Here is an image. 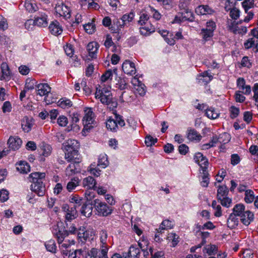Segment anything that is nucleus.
<instances>
[{
  "mask_svg": "<svg viewBox=\"0 0 258 258\" xmlns=\"http://www.w3.org/2000/svg\"><path fill=\"white\" fill-rule=\"evenodd\" d=\"M52 233L57 240L58 244L61 243L64 238L69 235V232L64 227H60L58 224L54 225Z\"/></svg>",
  "mask_w": 258,
  "mask_h": 258,
  "instance_id": "9b49d317",
  "label": "nucleus"
},
{
  "mask_svg": "<svg viewBox=\"0 0 258 258\" xmlns=\"http://www.w3.org/2000/svg\"><path fill=\"white\" fill-rule=\"evenodd\" d=\"M65 158L68 162L79 160L78 149L79 143L76 140L69 139L63 144Z\"/></svg>",
  "mask_w": 258,
  "mask_h": 258,
  "instance_id": "f257e3e1",
  "label": "nucleus"
},
{
  "mask_svg": "<svg viewBox=\"0 0 258 258\" xmlns=\"http://www.w3.org/2000/svg\"><path fill=\"white\" fill-rule=\"evenodd\" d=\"M228 192V188L226 185L219 186L217 190V199H221L222 198L227 197Z\"/></svg>",
  "mask_w": 258,
  "mask_h": 258,
  "instance_id": "e433bc0d",
  "label": "nucleus"
},
{
  "mask_svg": "<svg viewBox=\"0 0 258 258\" xmlns=\"http://www.w3.org/2000/svg\"><path fill=\"white\" fill-rule=\"evenodd\" d=\"M242 6L243 8L245 13H247V11L251 8L254 7V0H244L242 3Z\"/></svg>",
  "mask_w": 258,
  "mask_h": 258,
  "instance_id": "79ce46f5",
  "label": "nucleus"
},
{
  "mask_svg": "<svg viewBox=\"0 0 258 258\" xmlns=\"http://www.w3.org/2000/svg\"><path fill=\"white\" fill-rule=\"evenodd\" d=\"M71 162L66 169V175L68 176H72L80 171L79 160H73Z\"/></svg>",
  "mask_w": 258,
  "mask_h": 258,
  "instance_id": "2eb2a0df",
  "label": "nucleus"
},
{
  "mask_svg": "<svg viewBox=\"0 0 258 258\" xmlns=\"http://www.w3.org/2000/svg\"><path fill=\"white\" fill-rule=\"evenodd\" d=\"M62 209L66 212L65 219L66 221H71L77 217V205H73V207H70L67 204H64Z\"/></svg>",
  "mask_w": 258,
  "mask_h": 258,
  "instance_id": "f8f14e48",
  "label": "nucleus"
},
{
  "mask_svg": "<svg viewBox=\"0 0 258 258\" xmlns=\"http://www.w3.org/2000/svg\"><path fill=\"white\" fill-rule=\"evenodd\" d=\"M203 176H202V180L201 181V185L203 187H207L208 186L209 181V174L207 169L204 168V170H203Z\"/></svg>",
  "mask_w": 258,
  "mask_h": 258,
  "instance_id": "a18cd8bd",
  "label": "nucleus"
},
{
  "mask_svg": "<svg viewBox=\"0 0 258 258\" xmlns=\"http://www.w3.org/2000/svg\"><path fill=\"white\" fill-rule=\"evenodd\" d=\"M80 181L78 178H74L70 181L67 185V190L71 192L74 190L76 187L79 185Z\"/></svg>",
  "mask_w": 258,
  "mask_h": 258,
  "instance_id": "4c0bfd02",
  "label": "nucleus"
},
{
  "mask_svg": "<svg viewBox=\"0 0 258 258\" xmlns=\"http://www.w3.org/2000/svg\"><path fill=\"white\" fill-rule=\"evenodd\" d=\"M140 249L134 246H130L127 252H123L124 258H139Z\"/></svg>",
  "mask_w": 258,
  "mask_h": 258,
  "instance_id": "aec40b11",
  "label": "nucleus"
},
{
  "mask_svg": "<svg viewBox=\"0 0 258 258\" xmlns=\"http://www.w3.org/2000/svg\"><path fill=\"white\" fill-rule=\"evenodd\" d=\"M244 46L246 49L252 48L255 52H258V39L254 38H249L244 42Z\"/></svg>",
  "mask_w": 258,
  "mask_h": 258,
  "instance_id": "cd10ccee",
  "label": "nucleus"
},
{
  "mask_svg": "<svg viewBox=\"0 0 258 258\" xmlns=\"http://www.w3.org/2000/svg\"><path fill=\"white\" fill-rule=\"evenodd\" d=\"M96 184V181L92 176H88L83 180V186L88 189L94 188Z\"/></svg>",
  "mask_w": 258,
  "mask_h": 258,
  "instance_id": "473e14b6",
  "label": "nucleus"
},
{
  "mask_svg": "<svg viewBox=\"0 0 258 258\" xmlns=\"http://www.w3.org/2000/svg\"><path fill=\"white\" fill-rule=\"evenodd\" d=\"M252 118V114L250 111H245L243 113V120L247 123H249Z\"/></svg>",
  "mask_w": 258,
  "mask_h": 258,
  "instance_id": "69168bd1",
  "label": "nucleus"
},
{
  "mask_svg": "<svg viewBox=\"0 0 258 258\" xmlns=\"http://www.w3.org/2000/svg\"><path fill=\"white\" fill-rule=\"evenodd\" d=\"M38 152L37 155L36 154L34 160H38L40 162H44L45 158L49 156L51 152V146L44 142L41 143L39 146L37 150Z\"/></svg>",
  "mask_w": 258,
  "mask_h": 258,
  "instance_id": "6e6552de",
  "label": "nucleus"
},
{
  "mask_svg": "<svg viewBox=\"0 0 258 258\" xmlns=\"http://www.w3.org/2000/svg\"><path fill=\"white\" fill-rule=\"evenodd\" d=\"M32 119H29L28 116H25L22 120L21 126L23 130L28 133L31 130Z\"/></svg>",
  "mask_w": 258,
  "mask_h": 258,
  "instance_id": "f704fd0d",
  "label": "nucleus"
},
{
  "mask_svg": "<svg viewBox=\"0 0 258 258\" xmlns=\"http://www.w3.org/2000/svg\"><path fill=\"white\" fill-rule=\"evenodd\" d=\"M245 207L243 204L236 205L233 209V214L240 217V221L245 225L248 226L253 221L254 215L249 210L244 211Z\"/></svg>",
  "mask_w": 258,
  "mask_h": 258,
  "instance_id": "7ed1b4c3",
  "label": "nucleus"
},
{
  "mask_svg": "<svg viewBox=\"0 0 258 258\" xmlns=\"http://www.w3.org/2000/svg\"><path fill=\"white\" fill-rule=\"evenodd\" d=\"M123 72L127 75L133 76L136 73L135 64L129 60H126L122 65Z\"/></svg>",
  "mask_w": 258,
  "mask_h": 258,
  "instance_id": "dca6fc26",
  "label": "nucleus"
},
{
  "mask_svg": "<svg viewBox=\"0 0 258 258\" xmlns=\"http://www.w3.org/2000/svg\"><path fill=\"white\" fill-rule=\"evenodd\" d=\"M239 13L240 11L238 9L234 8L230 11V16L233 19L236 20L239 17Z\"/></svg>",
  "mask_w": 258,
  "mask_h": 258,
  "instance_id": "e2e57ef3",
  "label": "nucleus"
},
{
  "mask_svg": "<svg viewBox=\"0 0 258 258\" xmlns=\"http://www.w3.org/2000/svg\"><path fill=\"white\" fill-rule=\"evenodd\" d=\"M72 101L66 98H61L58 101V105L62 108H68L72 106Z\"/></svg>",
  "mask_w": 258,
  "mask_h": 258,
  "instance_id": "58836bf2",
  "label": "nucleus"
},
{
  "mask_svg": "<svg viewBox=\"0 0 258 258\" xmlns=\"http://www.w3.org/2000/svg\"><path fill=\"white\" fill-rule=\"evenodd\" d=\"M149 17L147 14L142 13L140 15V20L138 21L139 24L142 26H143V25H146L147 24V22H149Z\"/></svg>",
  "mask_w": 258,
  "mask_h": 258,
  "instance_id": "5fc2aeb1",
  "label": "nucleus"
},
{
  "mask_svg": "<svg viewBox=\"0 0 258 258\" xmlns=\"http://www.w3.org/2000/svg\"><path fill=\"white\" fill-rule=\"evenodd\" d=\"M206 110L205 114L209 118L214 119L219 116V114L213 108L206 109Z\"/></svg>",
  "mask_w": 258,
  "mask_h": 258,
  "instance_id": "c03bdc74",
  "label": "nucleus"
},
{
  "mask_svg": "<svg viewBox=\"0 0 258 258\" xmlns=\"http://www.w3.org/2000/svg\"><path fill=\"white\" fill-rule=\"evenodd\" d=\"M157 142V138H154L151 136H147L145 138V143L148 147L152 146Z\"/></svg>",
  "mask_w": 258,
  "mask_h": 258,
  "instance_id": "603ef678",
  "label": "nucleus"
},
{
  "mask_svg": "<svg viewBox=\"0 0 258 258\" xmlns=\"http://www.w3.org/2000/svg\"><path fill=\"white\" fill-rule=\"evenodd\" d=\"M22 143L21 139L18 137H10L8 141L9 148L13 150L19 149Z\"/></svg>",
  "mask_w": 258,
  "mask_h": 258,
  "instance_id": "412c9836",
  "label": "nucleus"
},
{
  "mask_svg": "<svg viewBox=\"0 0 258 258\" xmlns=\"http://www.w3.org/2000/svg\"><path fill=\"white\" fill-rule=\"evenodd\" d=\"M64 50L66 54L68 56H72L74 53V48L72 45L70 44H67L65 46H64Z\"/></svg>",
  "mask_w": 258,
  "mask_h": 258,
  "instance_id": "13d9d810",
  "label": "nucleus"
},
{
  "mask_svg": "<svg viewBox=\"0 0 258 258\" xmlns=\"http://www.w3.org/2000/svg\"><path fill=\"white\" fill-rule=\"evenodd\" d=\"M203 40L204 42L209 41L213 36V32L210 29H202L200 33Z\"/></svg>",
  "mask_w": 258,
  "mask_h": 258,
  "instance_id": "c9c22d12",
  "label": "nucleus"
},
{
  "mask_svg": "<svg viewBox=\"0 0 258 258\" xmlns=\"http://www.w3.org/2000/svg\"><path fill=\"white\" fill-rule=\"evenodd\" d=\"M77 235L78 239L84 243L89 238V232L86 230L85 227H83L78 230Z\"/></svg>",
  "mask_w": 258,
  "mask_h": 258,
  "instance_id": "7c9ffc66",
  "label": "nucleus"
},
{
  "mask_svg": "<svg viewBox=\"0 0 258 258\" xmlns=\"http://www.w3.org/2000/svg\"><path fill=\"white\" fill-rule=\"evenodd\" d=\"M32 80L31 78H28L26 80V83L24 89L21 91L20 95V100L22 102L24 107L27 110H31L32 107V102L27 101L24 99L27 97V99L30 98L32 95Z\"/></svg>",
  "mask_w": 258,
  "mask_h": 258,
  "instance_id": "39448f33",
  "label": "nucleus"
},
{
  "mask_svg": "<svg viewBox=\"0 0 258 258\" xmlns=\"http://www.w3.org/2000/svg\"><path fill=\"white\" fill-rule=\"evenodd\" d=\"M86 258H108L106 254V249L98 250L96 248H92L88 251Z\"/></svg>",
  "mask_w": 258,
  "mask_h": 258,
  "instance_id": "ddd939ff",
  "label": "nucleus"
},
{
  "mask_svg": "<svg viewBox=\"0 0 258 258\" xmlns=\"http://www.w3.org/2000/svg\"><path fill=\"white\" fill-rule=\"evenodd\" d=\"M45 176L44 172H33V193L38 197H43L45 194L46 188L42 181Z\"/></svg>",
  "mask_w": 258,
  "mask_h": 258,
  "instance_id": "20e7f679",
  "label": "nucleus"
},
{
  "mask_svg": "<svg viewBox=\"0 0 258 258\" xmlns=\"http://www.w3.org/2000/svg\"><path fill=\"white\" fill-rule=\"evenodd\" d=\"M124 24L121 18L115 19L113 20V25L110 28V30L113 33H119L121 29L124 26Z\"/></svg>",
  "mask_w": 258,
  "mask_h": 258,
  "instance_id": "a878e982",
  "label": "nucleus"
},
{
  "mask_svg": "<svg viewBox=\"0 0 258 258\" xmlns=\"http://www.w3.org/2000/svg\"><path fill=\"white\" fill-rule=\"evenodd\" d=\"M178 238L179 236L174 233H169L167 236V239L172 241V246L173 247L175 246L179 242Z\"/></svg>",
  "mask_w": 258,
  "mask_h": 258,
  "instance_id": "de8ad7c7",
  "label": "nucleus"
},
{
  "mask_svg": "<svg viewBox=\"0 0 258 258\" xmlns=\"http://www.w3.org/2000/svg\"><path fill=\"white\" fill-rule=\"evenodd\" d=\"M218 200L220 201L223 206L227 208L230 207L232 203L231 199L227 197L222 198L221 199H218Z\"/></svg>",
  "mask_w": 258,
  "mask_h": 258,
  "instance_id": "864d4df0",
  "label": "nucleus"
},
{
  "mask_svg": "<svg viewBox=\"0 0 258 258\" xmlns=\"http://www.w3.org/2000/svg\"><path fill=\"white\" fill-rule=\"evenodd\" d=\"M194 160L196 162L199 164L202 170H204L205 168V169H207L209 164L208 160L201 153L198 152L196 153L194 156Z\"/></svg>",
  "mask_w": 258,
  "mask_h": 258,
  "instance_id": "a211bd4d",
  "label": "nucleus"
},
{
  "mask_svg": "<svg viewBox=\"0 0 258 258\" xmlns=\"http://www.w3.org/2000/svg\"><path fill=\"white\" fill-rule=\"evenodd\" d=\"M50 32L53 35L58 36L60 35L63 29L60 23L56 20L52 21L48 27Z\"/></svg>",
  "mask_w": 258,
  "mask_h": 258,
  "instance_id": "f3484780",
  "label": "nucleus"
},
{
  "mask_svg": "<svg viewBox=\"0 0 258 258\" xmlns=\"http://www.w3.org/2000/svg\"><path fill=\"white\" fill-rule=\"evenodd\" d=\"M93 201H92L91 203L87 202L82 204L80 209V212L82 215L86 217H89L92 215L93 211L92 206H93Z\"/></svg>",
  "mask_w": 258,
  "mask_h": 258,
  "instance_id": "6ab92c4d",
  "label": "nucleus"
},
{
  "mask_svg": "<svg viewBox=\"0 0 258 258\" xmlns=\"http://www.w3.org/2000/svg\"><path fill=\"white\" fill-rule=\"evenodd\" d=\"M99 239L101 243L100 249H106V254L108 250L107 245V233L106 231L102 230L99 233Z\"/></svg>",
  "mask_w": 258,
  "mask_h": 258,
  "instance_id": "bb28decb",
  "label": "nucleus"
},
{
  "mask_svg": "<svg viewBox=\"0 0 258 258\" xmlns=\"http://www.w3.org/2000/svg\"><path fill=\"white\" fill-rule=\"evenodd\" d=\"M144 25V26L141 27L140 30V33L142 35H147L155 32V28L150 23V22H147V24Z\"/></svg>",
  "mask_w": 258,
  "mask_h": 258,
  "instance_id": "c85d7f7f",
  "label": "nucleus"
},
{
  "mask_svg": "<svg viewBox=\"0 0 258 258\" xmlns=\"http://www.w3.org/2000/svg\"><path fill=\"white\" fill-rule=\"evenodd\" d=\"M8 28L7 20L2 16L0 15V29L5 30Z\"/></svg>",
  "mask_w": 258,
  "mask_h": 258,
  "instance_id": "774afa93",
  "label": "nucleus"
},
{
  "mask_svg": "<svg viewBox=\"0 0 258 258\" xmlns=\"http://www.w3.org/2000/svg\"><path fill=\"white\" fill-rule=\"evenodd\" d=\"M57 123L61 126H66L68 123L67 117L64 115L60 116L57 119Z\"/></svg>",
  "mask_w": 258,
  "mask_h": 258,
  "instance_id": "052dcab7",
  "label": "nucleus"
},
{
  "mask_svg": "<svg viewBox=\"0 0 258 258\" xmlns=\"http://www.w3.org/2000/svg\"><path fill=\"white\" fill-rule=\"evenodd\" d=\"M92 204L96 214L99 216L106 217L112 213V207L98 199L94 200Z\"/></svg>",
  "mask_w": 258,
  "mask_h": 258,
  "instance_id": "0eeeda50",
  "label": "nucleus"
},
{
  "mask_svg": "<svg viewBox=\"0 0 258 258\" xmlns=\"http://www.w3.org/2000/svg\"><path fill=\"white\" fill-rule=\"evenodd\" d=\"M95 98L99 99L101 102L105 104L110 109L113 110L117 106V102L113 98L111 92L105 88H96Z\"/></svg>",
  "mask_w": 258,
  "mask_h": 258,
  "instance_id": "f03ea898",
  "label": "nucleus"
},
{
  "mask_svg": "<svg viewBox=\"0 0 258 258\" xmlns=\"http://www.w3.org/2000/svg\"><path fill=\"white\" fill-rule=\"evenodd\" d=\"M218 140L219 143L225 144L230 141V135L227 133H223L219 136Z\"/></svg>",
  "mask_w": 258,
  "mask_h": 258,
  "instance_id": "09e8293b",
  "label": "nucleus"
},
{
  "mask_svg": "<svg viewBox=\"0 0 258 258\" xmlns=\"http://www.w3.org/2000/svg\"><path fill=\"white\" fill-rule=\"evenodd\" d=\"M55 12L60 16L69 18L71 11L69 7L63 3L57 4L55 7Z\"/></svg>",
  "mask_w": 258,
  "mask_h": 258,
  "instance_id": "4468645a",
  "label": "nucleus"
},
{
  "mask_svg": "<svg viewBox=\"0 0 258 258\" xmlns=\"http://www.w3.org/2000/svg\"><path fill=\"white\" fill-rule=\"evenodd\" d=\"M51 88L47 84H39L36 86V92L37 95L44 96V100L46 104H51L56 100V98H52L50 93Z\"/></svg>",
  "mask_w": 258,
  "mask_h": 258,
  "instance_id": "423d86ee",
  "label": "nucleus"
},
{
  "mask_svg": "<svg viewBox=\"0 0 258 258\" xmlns=\"http://www.w3.org/2000/svg\"><path fill=\"white\" fill-rule=\"evenodd\" d=\"M254 199V192L250 189H247L245 192L244 201L247 203H252Z\"/></svg>",
  "mask_w": 258,
  "mask_h": 258,
  "instance_id": "37998d69",
  "label": "nucleus"
},
{
  "mask_svg": "<svg viewBox=\"0 0 258 258\" xmlns=\"http://www.w3.org/2000/svg\"><path fill=\"white\" fill-rule=\"evenodd\" d=\"M134 17V14L132 13H131L130 14H128V15H126V14L124 15L122 17L121 19L123 21V22H124V25H125L127 24V23H129L133 20Z\"/></svg>",
  "mask_w": 258,
  "mask_h": 258,
  "instance_id": "bf43d9fd",
  "label": "nucleus"
},
{
  "mask_svg": "<svg viewBox=\"0 0 258 258\" xmlns=\"http://www.w3.org/2000/svg\"><path fill=\"white\" fill-rule=\"evenodd\" d=\"M238 218L235 215L231 214L227 220V226L230 229L235 228L238 224Z\"/></svg>",
  "mask_w": 258,
  "mask_h": 258,
  "instance_id": "2f4dec72",
  "label": "nucleus"
},
{
  "mask_svg": "<svg viewBox=\"0 0 258 258\" xmlns=\"http://www.w3.org/2000/svg\"><path fill=\"white\" fill-rule=\"evenodd\" d=\"M9 199V192L7 190L2 189L0 191V201L2 202H6Z\"/></svg>",
  "mask_w": 258,
  "mask_h": 258,
  "instance_id": "680f3d73",
  "label": "nucleus"
},
{
  "mask_svg": "<svg viewBox=\"0 0 258 258\" xmlns=\"http://www.w3.org/2000/svg\"><path fill=\"white\" fill-rule=\"evenodd\" d=\"M47 25V15L43 9H41L40 12L33 14V26L43 28L46 27Z\"/></svg>",
  "mask_w": 258,
  "mask_h": 258,
  "instance_id": "9d476101",
  "label": "nucleus"
},
{
  "mask_svg": "<svg viewBox=\"0 0 258 258\" xmlns=\"http://www.w3.org/2000/svg\"><path fill=\"white\" fill-rule=\"evenodd\" d=\"M12 109V105L9 101H6L4 102L2 107V110L3 112H10Z\"/></svg>",
  "mask_w": 258,
  "mask_h": 258,
  "instance_id": "338daca9",
  "label": "nucleus"
},
{
  "mask_svg": "<svg viewBox=\"0 0 258 258\" xmlns=\"http://www.w3.org/2000/svg\"><path fill=\"white\" fill-rule=\"evenodd\" d=\"M112 77V73L111 70L107 71L104 74H103L101 77V80L102 82H105L108 80H111Z\"/></svg>",
  "mask_w": 258,
  "mask_h": 258,
  "instance_id": "6e6d98bb",
  "label": "nucleus"
},
{
  "mask_svg": "<svg viewBox=\"0 0 258 258\" xmlns=\"http://www.w3.org/2000/svg\"><path fill=\"white\" fill-rule=\"evenodd\" d=\"M187 138L190 141L199 142L202 136L196 130L188 128L187 131Z\"/></svg>",
  "mask_w": 258,
  "mask_h": 258,
  "instance_id": "5701e85b",
  "label": "nucleus"
},
{
  "mask_svg": "<svg viewBox=\"0 0 258 258\" xmlns=\"http://www.w3.org/2000/svg\"><path fill=\"white\" fill-rule=\"evenodd\" d=\"M125 125V122L122 117L116 113L115 114V118H109L107 119L106 126L108 130L113 132H116L118 125L122 127Z\"/></svg>",
  "mask_w": 258,
  "mask_h": 258,
  "instance_id": "1a4fd4ad",
  "label": "nucleus"
},
{
  "mask_svg": "<svg viewBox=\"0 0 258 258\" xmlns=\"http://www.w3.org/2000/svg\"><path fill=\"white\" fill-rule=\"evenodd\" d=\"M45 246L48 251L53 253L56 252V246L54 240L51 239L45 243Z\"/></svg>",
  "mask_w": 258,
  "mask_h": 258,
  "instance_id": "a19ab883",
  "label": "nucleus"
},
{
  "mask_svg": "<svg viewBox=\"0 0 258 258\" xmlns=\"http://www.w3.org/2000/svg\"><path fill=\"white\" fill-rule=\"evenodd\" d=\"M230 112V117L231 118H236L239 113V109L234 106H231L229 109Z\"/></svg>",
  "mask_w": 258,
  "mask_h": 258,
  "instance_id": "4d7b16f0",
  "label": "nucleus"
},
{
  "mask_svg": "<svg viewBox=\"0 0 258 258\" xmlns=\"http://www.w3.org/2000/svg\"><path fill=\"white\" fill-rule=\"evenodd\" d=\"M203 251L209 255L215 254L217 251V247L215 245H208L204 247Z\"/></svg>",
  "mask_w": 258,
  "mask_h": 258,
  "instance_id": "49530a36",
  "label": "nucleus"
},
{
  "mask_svg": "<svg viewBox=\"0 0 258 258\" xmlns=\"http://www.w3.org/2000/svg\"><path fill=\"white\" fill-rule=\"evenodd\" d=\"M99 48V44L96 42H91L87 46V49L89 55L92 58H96L97 52Z\"/></svg>",
  "mask_w": 258,
  "mask_h": 258,
  "instance_id": "4be33fe9",
  "label": "nucleus"
},
{
  "mask_svg": "<svg viewBox=\"0 0 258 258\" xmlns=\"http://www.w3.org/2000/svg\"><path fill=\"white\" fill-rule=\"evenodd\" d=\"M16 165L17 170L21 173L26 174L30 171V165L25 161H21Z\"/></svg>",
  "mask_w": 258,
  "mask_h": 258,
  "instance_id": "393cba45",
  "label": "nucleus"
},
{
  "mask_svg": "<svg viewBox=\"0 0 258 258\" xmlns=\"http://www.w3.org/2000/svg\"><path fill=\"white\" fill-rule=\"evenodd\" d=\"M138 245L140 246V248L142 249L143 251L144 255L145 256H147L149 255V252L147 251L148 243L147 241L143 240L142 242H139Z\"/></svg>",
  "mask_w": 258,
  "mask_h": 258,
  "instance_id": "8fccbe9b",
  "label": "nucleus"
},
{
  "mask_svg": "<svg viewBox=\"0 0 258 258\" xmlns=\"http://www.w3.org/2000/svg\"><path fill=\"white\" fill-rule=\"evenodd\" d=\"M86 32L89 34H92L95 30V25L92 23H88L84 26Z\"/></svg>",
  "mask_w": 258,
  "mask_h": 258,
  "instance_id": "0e129e2a",
  "label": "nucleus"
},
{
  "mask_svg": "<svg viewBox=\"0 0 258 258\" xmlns=\"http://www.w3.org/2000/svg\"><path fill=\"white\" fill-rule=\"evenodd\" d=\"M85 116L83 119L86 122V125L92 124L93 123L94 113L91 108H87L85 110Z\"/></svg>",
  "mask_w": 258,
  "mask_h": 258,
  "instance_id": "c756f323",
  "label": "nucleus"
},
{
  "mask_svg": "<svg viewBox=\"0 0 258 258\" xmlns=\"http://www.w3.org/2000/svg\"><path fill=\"white\" fill-rule=\"evenodd\" d=\"M149 251L153 258H165L164 253L162 251H158L154 252L153 248L150 246L149 248Z\"/></svg>",
  "mask_w": 258,
  "mask_h": 258,
  "instance_id": "3c124183",
  "label": "nucleus"
},
{
  "mask_svg": "<svg viewBox=\"0 0 258 258\" xmlns=\"http://www.w3.org/2000/svg\"><path fill=\"white\" fill-rule=\"evenodd\" d=\"M195 12L199 15H211L214 11L208 5H200L195 9Z\"/></svg>",
  "mask_w": 258,
  "mask_h": 258,
  "instance_id": "b1692460",
  "label": "nucleus"
},
{
  "mask_svg": "<svg viewBox=\"0 0 258 258\" xmlns=\"http://www.w3.org/2000/svg\"><path fill=\"white\" fill-rule=\"evenodd\" d=\"M108 165L107 155L103 154L100 155L98 158V166H101L102 168H105Z\"/></svg>",
  "mask_w": 258,
  "mask_h": 258,
  "instance_id": "ea45409f",
  "label": "nucleus"
},
{
  "mask_svg": "<svg viewBox=\"0 0 258 258\" xmlns=\"http://www.w3.org/2000/svg\"><path fill=\"white\" fill-rule=\"evenodd\" d=\"M1 69L2 75L1 76V80L8 79L10 75V71L8 65L6 62H3L1 64Z\"/></svg>",
  "mask_w": 258,
  "mask_h": 258,
  "instance_id": "72a5a7b5",
  "label": "nucleus"
}]
</instances>
